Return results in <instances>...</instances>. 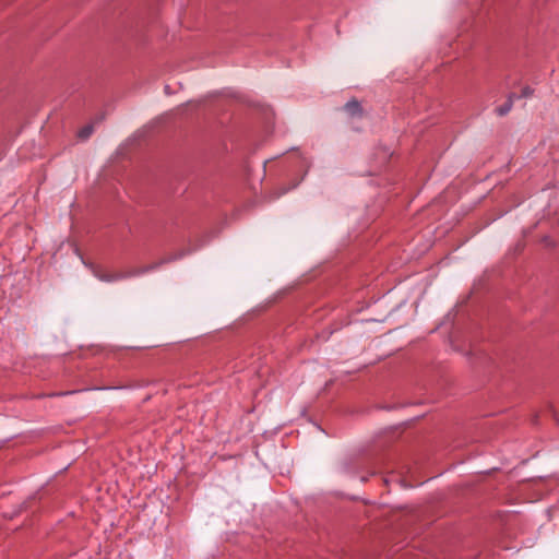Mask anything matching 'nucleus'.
<instances>
[{"instance_id":"obj_1","label":"nucleus","mask_w":559,"mask_h":559,"mask_svg":"<svg viewBox=\"0 0 559 559\" xmlns=\"http://www.w3.org/2000/svg\"><path fill=\"white\" fill-rule=\"evenodd\" d=\"M147 270L144 269V270H134L132 272L108 273V272H103L100 270H94V275L102 282L111 283V282H117V281H121V280H126V278H129L132 276L143 274Z\"/></svg>"},{"instance_id":"obj_2","label":"nucleus","mask_w":559,"mask_h":559,"mask_svg":"<svg viewBox=\"0 0 559 559\" xmlns=\"http://www.w3.org/2000/svg\"><path fill=\"white\" fill-rule=\"evenodd\" d=\"M515 94H510L507 102L496 109L498 116H506L512 108Z\"/></svg>"},{"instance_id":"obj_3","label":"nucleus","mask_w":559,"mask_h":559,"mask_svg":"<svg viewBox=\"0 0 559 559\" xmlns=\"http://www.w3.org/2000/svg\"><path fill=\"white\" fill-rule=\"evenodd\" d=\"M344 109L352 116L361 114V105L356 99L348 100L345 104Z\"/></svg>"},{"instance_id":"obj_4","label":"nucleus","mask_w":559,"mask_h":559,"mask_svg":"<svg viewBox=\"0 0 559 559\" xmlns=\"http://www.w3.org/2000/svg\"><path fill=\"white\" fill-rule=\"evenodd\" d=\"M93 131H94L93 126H92V124H87V126L83 127V128L79 131L78 136H79L81 140H86V139H88V138L92 135Z\"/></svg>"},{"instance_id":"obj_5","label":"nucleus","mask_w":559,"mask_h":559,"mask_svg":"<svg viewBox=\"0 0 559 559\" xmlns=\"http://www.w3.org/2000/svg\"><path fill=\"white\" fill-rule=\"evenodd\" d=\"M533 95V90L530 87V86H525L522 88V92H521V95H515V99L518 98H521V97H530Z\"/></svg>"},{"instance_id":"obj_6","label":"nucleus","mask_w":559,"mask_h":559,"mask_svg":"<svg viewBox=\"0 0 559 559\" xmlns=\"http://www.w3.org/2000/svg\"><path fill=\"white\" fill-rule=\"evenodd\" d=\"M165 119H166V117H164V116H163V117H159V118H157V119L154 121V123H156V124H162V123H164V122H165Z\"/></svg>"},{"instance_id":"obj_7","label":"nucleus","mask_w":559,"mask_h":559,"mask_svg":"<svg viewBox=\"0 0 559 559\" xmlns=\"http://www.w3.org/2000/svg\"><path fill=\"white\" fill-rule=\"evenodd\" d=\"M165 91H166V93H167V94H170V86H169V85H166V86H165Z\"/></svg>"}]
</instances>
